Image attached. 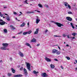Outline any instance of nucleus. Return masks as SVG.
I'll return each mask as SVG.
<instances>
[{
	"label": "nucleus",
	"instance_id": "54",
	"mask_svg": "<svg viewBox=\"0 0 77 77\" xmlns=\"http://www.w3.org/2000/svg\"><path fill=\"white\" fill-rule=\"evenodd\" d=\"M1 62H2V60H0V63H1Z\"/></svg>",
	"mask_w": 77,
	"mask_h": 77
},
{
	"label": "nucleus",
	"instance_id": "25",
	"mask_svg": "<svg viewBox=\"0 0 77 77\" xmlns=\"http://www.w3.org/2000/svg\"><path fill=\"white\" fill-rule=\"evenodd\" d=\"M28 33V32H23V34L24 35H27Z\"/></svg>",
	"mask_w": 77,
	"mask_h": 77
},
{
	"label": "nucleus",
	"instance_id": "33",
	"mask_svg": "<svg viewBox=\"0 0 77 77\" xmlns=\"http://www.w3.org/2000/svg\"><path fill=\"white\" fill-rule=\"evenodd\" d=\"M20 14L19 15V16H21V15H22V14H23V13L21 12V11L20 12Z\"/></svg>",
	"mask_w": 77,
	"mask_h": 77
},
{
	"label": "nucleus",
	"instance_id": "17",
	"mask_svg": "<svg viewBox=\"0 0 77 77\" xmlns=\"http://www.w3.org/2000/svg\"><path fill=\"white\" fill-rule=\"evenodd\" d=\"M10 27L11 28L12 30H14V29H15V27H14L12 25H11L10 26Z\"/></svg>",
	"mask_w": 77,
	"mask_h": 77
},
{
	"label": "nucleus",
	"instance_id": "14",
	"mask_svg": "<svg viewBox=\"0 0 77 77\" xmlns=\"http://www.w3.org/2000/svg\"><path fill=\"white\" fill-rule=\"evenodd\" d=\"M23 69L24 71V74H25V75H27V70H26V69Z\"/></svg>",
	"mask_w": 77,
	"mask_h": 77
},
{
	"label": "nucleus",
	"instance_id": "15",
	"mask_svg": "<svg viewBox=\"0 0 77 77\" xmlns=\"http://www.w3.org/2000/svg\"><path fill=\"white\" fill-rule=\"evenodd\" d=\"M11 70L12 71V72H13V73H15V70L13 68H12Z\"/></svg>",
	"mask_w": 77,
	"mask_h": 77
},
{
	"label": "nucleus",
	"instance_id": "51",
	"mask_svg": "<svg viewBox=\"0 0 77 77\" xmlns=\"http://www.w3.org/2000/svg\"><path fill=\"white\" fill-rule=\"evenodd\" d=\"M17 67L18 68H20V65L18 66Z\"/></svg>",
	"mask_w": 77,
	"mask_h": 77
},
{
	"label": "nucleus",
	"instance_id": "48",
	"mask_svg": "<svg viewBox=\"0 0 77 77\" xmlns=\"http://www.w3.org/2000/svg\"><path fill=\"white\" fill-rule=\"evenodd\" d=\"M4 9H6V8H7V7H4Z\"/></svg>",
	"mask_w": 77,
	"mask_h": 77
},
{
	"label": "nucleus",
	"instance_id": "61",
	"mask_svg": "<svg viewBox=\"0 0 77 77\" xmlns=\"http://www.w3.org/2000/svg\"><path fill=\"white\" fill-rule=\"evenodd\" d=\"M16 20H18V19H17V17L16 18Z\"/></svg>",
	"mask_w": 77,
	"mask_h": 77
},
{
	"label": "nucleus",
	"instance_id": "4",
	"mask_svg": "<svg viewBox=\"0 0 77 77\" xmlns=\"http://www.w3.org/2000/svg\"><path fill=\"white\" fill-rule=\"evenodd\" d=\"M55 24H56L58 26V27H61V26H63V24H61L55 22Z\"/></svg>",
	"mask_w": 77,
	"mask_h": 77
},
{
	"label": "nucleus",
	"instance_id": "18",
	"mask_svg": "<svg viewBox=\"0 0 77 77\" xmlns=\"http://www.w3.org/2000/svg\"><path fill=\"white\" fill-rule=\"evenodd\" d=\"M25 24H26L25 23H23L21 25L20 27H23V26H25Z\"/></svg>",
	"mask_w": 77,
	"mask_h": 77
},
{
	"label": "nucleus",
	"instance_id": "12",
	"mask_svg": "<svg viewBox=\"0 0 77 77\" xmlns=\"http://www.w3.org/2000/svg\"><path fill=\"white\" fill-rule=\"evenodd\" d=\"M19 54L20 55V56H21V57H23V56H24L23 54L21 52H19Z\"/></svg>",
	"mask_w": 77,
	"mask_h": 77
},
{
	"label": "nucleus",
	"instance_id": "3",
	"mask_svg": "<svg viewBox=\"0 0 77 77\" xmlns=\"http://www.w3.org/2000/svg\"><path fill=\"white\" fill-rule=\"evenodd\" d=\"M77 34L75 33H73L72 34V35H73V36H74L73 37H70V38H71L72 39H75V36Z\"/></svg>",
	"mask_w": 77,
	"mask_h": 77
},
{
	"label": "nucleus",
	"instance_id": "40",
	"mask_svg": "<svg viewBox=\"0 0 77 77\" xmlns=\"http://www.w3.org/2000/svg\"><path fill=\"white\" fill-rule=\"evenodd\" d=\"M3 14H2V13L0 14V17H3Z\"/></svg>",
	"mask_w": 77,
	"mask_h": 77
},
{
	"label": "nucleus",
	"instance_id": "60",
	"mask_svg": "<svg viewBox=\"0 0 77 77\" xmlns=\"http://www.w3.org/2000/svg\"><path fill=\"white\" fill-rule=\"evenodd\" d=\"M17 21H20V20H17Z\"/></svg>",
	"mask_w": 77,
	"mask_h": 77
},
{
	"label": "nucleus",
	"instance_id": "64",
	"mask_svg": "<svg viewBox=\"0 0 77 77\" xmlns=\"http://www.w3.org/2000/svg\"><path fill=\"white\" fill-rule=\"evenodd\" d=\"M75 20L77 21V18H76Z\"/></svg>",
	"mask_w": 77,
	"mask_h": 77
},
{
	"label": "nucleus",
	"instance_id": "52",
	"mask_svg": "<svg viewBox=\"0 0 77 77\" xmlns=\"http://www.w3.org/2000/svg\"><path fill=\"white\" fill-rule=\"evenodd\" d=\"M3 21V20L2 19H0V21Z\"/></svg>",
	"mask_w": 77,
	"mask_h": 77
},
{
	"label": "nucleus",
	"instance_id": "56",
	"mask_svg": "<svg viewBox=\"0 0 77 77\" xmlns=\"http://www.w3.org/2000/svg\"><path fill=\"white\" fill-rule=\"evenodd\" d=\"M28 26H29V23H28L27 24Z\"/></svg>",
	"mask_w": 77,
	"mask_h": 77
},
{
	"label": "nucleus",
	"instance_id": "37",
	"mask_svg": "<svg viewBox=\"0 0 77 77\" xmlns=\"http://www.w3.org/2000/svg\"><path fill=\"white\" fill-rule=\"evenodd\" d=\"M14 15H18V14H17V12H14Z\"/></svg>",
	"mask_w": 77,
	"mask_h": 77
},
{
	"label": "nucleus",
	"instance_id": "9",
	"mask_svg": "<svg viewBox=\"0 0 77 77\" xmlns=\"http://www.w3.org/2000/svg\"><path fill=\"white\" fill-rule=\"evenodd\" d=\"M25 45H26V46H28V47H29L31 48H32V46H31L30 45L29 43H26L25 44Z\"/></svg>",
	"mask_w": 77,
	"mask_h": 77
},
{
	"label": "nucleus",
	"instance_id": "42",
	"mask_svg": "<svg viewBox=\"0 0 77 77\" xmlns=\"http://www.w3.org/2000/svg\"><path fill=\"white\" fill-rule=\"evenodd\" d=\"M45 7H46V8H48V6L47 5H45Z\"/></svg>",
	"mask_w": 77,
	"mask_h": 77
},
{
	"label": "nucleus",
	"instance_id": "62",
	"mask_svg": "<svg viewBox=\"0 0 77 77\" xmlns=\"http://www.w3.org/2000/svg\"><path fill=\"white\" fill-rule=\"evenodd\" d=\"M51 22H52V23H54V21H51Z\"/></svg>",
	"mask_w": 77,
	"mask_h": 77
},
{
	"label": "nucleus",
	"instance_id": "55",
	"mask_svg": "<svg viewBox=\"0 0 77 77\" xmlns=\"http://www.w3.org/2000/svg\"><path fill=\"white\" fill-rule=\"evenodd\" d=\"M5 15H8V14H6V13H5Z\"/></svg>",
	"mask_w": 77,
	"mask_h": 77
},
{
	"label": "nucleus",
	"instance_id": "22",
	"mask_svg": "<svg viewBox=\"0 0 77 77\" xmlns=\"http://www.w3.org/2000/svg\"><path fill=\"white\" fill-rule=\"evenodd\" d=\"M60 53H61V52H60V51H58L57 53V54L59 55L60 54Z\"/></svg>",
	"mask_w": 77,
	"mask_h": 77
},
{
	"label": "nucleus",
	"instance_id": "36",
	"mask_svg": "<svg viewBox=\"0 0 77 77\" xmlns=\"http://www.w3.org/2000/svg\"><path fill=\"white\" fill-rule=\"evenodd\" d=\"M66 58L68 60H69L70 59V58L69 57H66Z\"/></svg>",
	"mask_w": 77,
	"mask_h": 77
},
{
	"label": "nucleus",
	"instance_id": "13",
	"mask_svg": "<svg viewBox=\"0 0 77 77\" xmlns=\"http://www.w3.org/2000/svg\"><path fill=\"white\" fill-rule=\"evenodd\" d=\"M57 51H58L57 50H56V49H54L52 51V53H56V52H57Z\"/></svg>",
	"mask_w": 77,
	"mask_h": 77
},
{
	"label": "nucleus",
	"instance_id": "29",
	"mask_svg": "<svg viewBox=\"0 0 77 77\" xmlns=\"http://www.w3.org/2000/svg\"><path fill=\"white\" fill-rule=\"evenodd\" d=\"M67 6L69 9H71V6H70V5H69V4Z\"/></svg>",
	"mask_w": 77,
	"mask_h": 77
},
{
	"label": "nucleus",
	"instance_id": "30",
	"mask_svg": "<svg viewBox=\"0 0 77 77\" xmlns=\"http://www.w3.org/2000/svg\"><path fill=\"white\" fill-rule=\"evenodd\" d=\"M4 32L5 33H7V29H5L4 30Z\"/></svg>",
	"mask_w": 77,
	"mask_h": 77
},
{
	"label": "nucleus",
	"instance_id": "24",
	"mask_svg": "<svg viewBox=\"0 0 77 77\" xmlns=\"http://www.w3.org/2000/svg\"><path fill=\"white\" fill-rule=\"evenodd\" d=\"M33 72H34V74H38V73H39V72H36L35 71H33Z\"/></svg>",
	"mask_w": 77,
	"mask_h": 77
},
{
	"label": "nucleus",
	"instance_id": "49",
	"mask_svg": "<svg viewBox=\"0 0 77 77\" xmlns=\"http://www.w3.org/2000/svg\"><path fill=\"white\" fill-rule=\"evenodd\" d=\"M58 48L59 49V50H60V47H59V46H58Z\"/></svg>",
	"mask_w": 77,
	"mask_h": 77
},
{
	"label": "nucleus",
	"instance_id": "19",
	"mask_svg": "<svg viewBox=\"0 0 77 77\" xmlns=\"http://www.w3.org/2000/svg\"><path fill=\"white\" fill-rule=\"evenodd\" d=\"M69 4L67 3V2H64V5L65 6H68Z\"/></svg>",
	"mask_w": 77,
	"mask_h": 77
},
{
	"label": "nucleus",
	"instance_id": "31",
	"mask_svg": "<svg viewBox=\"0 0 77 77\" xmlns=\"http://www.w3.org/2000/svg\"><path fill=\"white\" fill-rule=\"evenodd\" d=\"M27 14H30V13H34L33 11L32 12H30V11H28L27 12Z\"/></svg>",
	"mask_w": 77,
	"mask_h": 77
},
{
	"label": "nucleus",
	"instance_id": "43",
	"mask_svg": "<svg viewBox=\"0 0 77 77\" xmlns=\"http://www.w3.org/2000/svg\"><path fill=\"white\" fill-rule=\"evenodd\" d=\"M39 29H36V31H37V32H38V31H39Z\"/></svg>",
	"mask_w": 77,
	"mask_h": 77
},
{
	"label": "nucleus",
	"instance_id": "1",
	"mask_svg": "<svg viewBox=\"0 0 77 77\" xmlns=\"http://www.w3.org/2000/svg\"><path fill=\"white\" fill-rule=\"evenodd\" d=\"M4 47H1L0 48L1 50H9V49L7 48V47L9 45V44L8 43H3L2 44Z\"/></svg>",
	"mask_w": 77,
	"mask_h": 77
},
{
	"label": "nucleus",
	"instance_id": "7",
	"mask_svg": "<svg viewBox=\"0 0 77 77\" xmlns=\"http://www.w3.org/2000/svg\"><path fill=\"white\" fill-rule=\"evenodd\" d=\"M23 76V75H14L13 76V77H21Z\"/></svg>",
	"mask_w": 77,
	"mask_h": 77
},
{
	"label": "nucleus",
	"instance_id": "44",
	"mask_svg": "<svg viewBox=\"0 0 77 77\" xmlns=\"http://www.w3.org/2000/svg\"><path fill=\"white\" fill-rule=\"evenodd\" d=\"M10 60H12V57H10Z\"/></svg>",
	"mask_w": 77,
	"mask_h": 77
},
{
	"label": "nucleus",
	"instance_id": "23",
	"mask_svg": "<svg viewBox=\"0 0 77 77\" xmlns=\"http://www.w3.org/2000/svg\"><path fill=\"white\" fill-rule=\"evenodd\" d=\"M8 76H9V77H10V76H12V74L10 73H8Z\"/></svg>",
	"mask_w": 77,
	"mask_h": 77
},
{
	"label": "nucleus",
	"instance_id": "2",
	"mask_svg": "<svg viewBox=\"0 0 77 77\" xmlns=\"http://www.w3.org/2000/svg\"><path fill=\"white\" fill-rule=\"evenodd\" d=\"M26 66L27 67V69L30 71H31V68H30V63H26Z\"/></svg>",
	"mask_w": 77,
	"mask_h": 77
},
{
	"label": "nucleus",
	"instance_id": "26",
	"mask_svg": "<svg viewBox=\"0 0 77 77\" xmlns=\"http://www.w3.org/2000/svg\"><path fill=\"white\" fill-rule=\"evenodd\" d=\"M38 6L40 7V8H42V5L41 4H39L38 5Z\"/></svg>",
	"mask_w": 77,
	"mask_h": 77
},
{
	"label": "nucleus",
	"instance_id": "58",
	"mask_svg": "<svg viewBox=\"0 0 77 77\" xmlns=\"http://www.w3.org/2000/svg\"><path fill=\"white\" fill-rule=\"evenodd\" d=\"M38 12H40V11H37Z\"/></svg>",
	"mask_w": 77,
	"mask_h": 77
},
{
	"label": "nucleus",
	"instance_id": "50",
	"mask_svg": "<svg viewBox=\"0 0 77 77\" xmlns=\"http://www.w3.org/2000/svg\"><path fill=\"white\" fill-rule=\"evenodd\" d=\"M67 38H70V37H69V35H68L67 36Z\"/></svg>",
	"mask_w": 77,
	"mask_h": 77
},
{
	"label": "nucleus",
	"instance_id": "53",
	"mask_svg": "<svg viewBox=\"0 0 77 77\" xmlns=\"http://www.w3.org/2000/svg\"><path fill=\"white\" fill-rule=\"evenodd\" d=\"M66 46H67V47H69V45H66Z\"/></svg>",
	"mask_w": 77,
	"mask_h": 77
},
{
	"label": "nucleus",
	"instance_id": "5",
	"mask_svg": "<svg viewBox=\"0 0 77 77\" xmlns=\"http://www.w3.org/2000/svg\"><path fill=\"white\" fill-rule=\"evenodd\" d=\"M36 23L37 24H38L39 21H40V19H39V17L37 16L36 17Z\"/></svg>",
	"mask_w": 77,
	"mask_h": 77
},
{
	"label": "nucleus",
	"instance_id": "21",
	"mask_svg": "<svg viewBox=\"0 0 77 77\" xmlns=\"http://www.w3.org/2000/svg\"><path fill=\"white\" fill-rule=\"evenodd\" d=\"M70 24H71V26H72V28H73V29H74V28H75L74 26H73V24L72 23H71Z\"/></svg>",
	"mask_w": 77,
	"mask_h": 77
},
{
	"label": "nucleus",
	"instance_id": "20",
	"mask_svg": "<svg viewBox=\"0 0 77 77\" xmlns=\"http://www.w3.org/2000/svg\"><path fill=\"white\" fill-rule=\"evenodd\" d=\"M31 42H36V39L35 38H33L31 41Z\"/></svg>",
	"mask_w": 77,
	"mask_h": 77
},
{
	"label": "nucleus",
	"instance_id": "47",
	"mask_svg": "<svg viewBox=\"0 0 77 77\" xmlns=\"http://www.w3.org/2000/svg\"><path fill=\"white\" fill-rule=\"evenodd\" d=\"M39 45H40V44H38L37 45V46H38H38H39Z\"/></svg>",
	"mask_w": 77,
	"mask_h": 77
},
{
	"label": "nucleus",
	"instance_id": "63",
	"mask_svg": "<svg viewBox=\"0 0 77 77\" xmlns=\"http://www.w3.org/2000/svg\"><path fill=\"white\" fill-rule=\"evenodd\" d=\"M75 62H76V63H77V60H76Z\"/></svg>",
	"mask_w": 77,
	"mask_h": 77
},
{
	"label": "nucleus",
	"instance_id": "41",
	"mask_svg": "<svg viewBox=\"0 0 77 77\" xmlns=\"http://www.w3.org/2000/svg\"><path fill=\"white\" fill-rule=\"evenodd\" d=\"M54 36H56V37H61V36H58V35H54Z\"/></svg>",
	"mask_w": 77,
	"mask_h": 77
},
{
	"label": "nucleus",
	"instance_id": "10",
	"mask_svg": "<svg viewBox=\"0 0 77 77\" xmlns=\"http://www.w3.org/2000/svg\"><path fill=\"white\" fill-rule=\"evenodd\" d=\"M66 19L67 20H68L69 21H72V19L69 17H66Z\"/></svg>",
	"mask_w": 77,
	"mask_h": 77
},
{
	"label": "nucleus",
	"instance_id": "59",
	"mask_svg": "<svg viewBox=\"0 0 77 77\" xmlns=\"http://www.w3.org/2000/svg\"><path fill=\"white\" fill-rule=\"evenodd\" d=\"M75 70H77V68H75Z\"/></svg>",
	"mask_w": 77,
	"mask_h": 77
},
{
	"label": "nucleus",
	"instance_id": "57",
	"mask_svg": "<svg viewBox=\"0 0 77 77\" xmlns=\"http://www.w3.org/2000/svg\"><path fill=\"white\" fill-rule=\"evenodd\" d=\"M12 38H15V36L13 37Z\"/></svg>",
	"mask_w": 77,
	"mask_h": 77
},
{
	"label": "nucleus",
	"instance_id": "11",
	"mask_svg": "<svg viewBox=\"0 0 77 77\" xmlns=\"http://www.w3.org/2000/svg\"><path fill=\"white\" fill-rule=\"evenodd\" d=\"M5 18L8 21H10V20H11L10 19V17H9V15H8V16H6Z\"/></svg>",
	"mask_w": 77,
	"mask_h": 77
},
{
	"label": "nucleus",
	"instance_id": "39",
	"mask_svg": "<svg viewBox=\"0 0 77 77\" xmlns=\"http://www.w3.org/2000/svg\"><path fill=\"white\" fill-rule=\"evenodd\" d=\"M48 30L47 29L45 31V33H47V32H48Z\"/></svg>",
	"mask_w": 77,
	"mask_h": 77
},
{
	"label": "nucleus",
	"instance_id": "32",
	"mask_svg": "<svg viewBox=\"0 0 77 77\" xmlns=\"http://www.w3.org/2000/svg\"><path fill=\"white\" fill-rule=\"evenodd\" d=\"M68 14H72V12L71 11H69L68 12Z\"/></svg>",
	"mask_w": 77,
	"mask_h": 77
},
{
	"label": "nucleus",
	"instance_id": "46",
	"mask_svg": "<svg viewBox=\"0 0 77 77\" xmlns=\"http://www.w3.org/2000/svg\"><path fill=\"white\" fill-rule=\"evenodd\" d=\"M54 60H55V61H58V60L57 59H55Z\"/></svg>",
	"mask_w": 77,
	"mask_h": 77
},
{
	"label": "nucleus",
	"instance_id": "35",
	"mask_svg": "<svg viewBox=\"0 0 77 77\" xmlns=\"http://www.w3.org/2000/svg\"><path fill=\"white\" fill-rule=\"evenodd\" d=\"M23 67H21L20 68V71H22V70H23Z\"/></svg>",
	"mask_w": 77,
	"mask_h": 77
},
{
	"label": "nucleus",
	"instance_id": "45",
	"mask_svg": "<svg viewBox=\"0 0 77 77\" xmlns=\"http://www.w3.org/2000/svg\"><path fill=\"white\" fill-rule=\"evenodd\" d=\"M61 68L62 69H63V67L62 66H61Z\"/></svg>",
	"mask_w": 77,
	"mask_h": 77
},
{
	"label": "nucleus",
	"instance_id": "28",
	"mask_svg": "<svg viewBox=\"0 0 77 77\" xmlns=\"http://www.w3.org/2000/svg\"><path fill=\"white\" fill-rule=\"evenodd\" d=\"M24 3H26V4H29V3H27V0H26L25 1H24Z\"/></svg>",
	"mask_w": 77,
	"mask_h": 77
},
{
	"label": "nucleus",
	"instance_id": "34",
	"mask_svg": "<svg viewBox=\"0 0 77 77\" xmlns=\"http://www.w3.org/2000/svg\"><path fill=\"white\" fill-rule=\"evenodd\" d=\"M32 31H29L28 32V34H30V33H32Z\"/></svg>",
	"mask_w": 77,
	"mask_h": 77
},
{
	"label": "nucleus",
	"instance_id": "27",
	"mask_svg": "<svg viewBox=\"0 0 77 77\" xmlns=\"http://www.w3.org/2000/svg\"><path fill=\"white\" fill-rule=\"evenodd\" d=\"M38 31H35L34 33V35H36V34H38Z\"/></svg>",
	"mask_w": 77,
	"mask_h": 77
},
{
	"label": "nucleus",
	"instance_id": "6",
	"mask_svg": "<svg viewBox=\"0 0 77 77\" xmlns=\"http://www.w3.org/2000/svg\"><path fill=\"white\" fill-rule=\"evenodd\" d=\"M45 59L47 62H50L51 60V59L46 57H45Z\"/></svg>",
	"mask_w": 77,
	"mask_h": 77
},
{
	"label": "nucleus",
	"instance_id": "38",
	"mask_svg": "<svg viewBox=\"0 0 77 77\" xmlns=\"http://www.w3.org/2000/svg\"><path fill=\"white\" fill-rule=\"evenodd\" d=\"M63 36L64 38H65V37H66V35H65V34H63Z\"/></svg>",
	"mask_w": 77,
	"mask_h": 77
},
{
	"label": "nucleus",
	"instance_id": "16",
	"mask_svg": "<svg viewBox=\"0 0 77 77\" xmlns=\"http://www.w3.org/2000/svg\"><path fill=\"white\" fill-rule=\"evenodd\" d=\"M51 68H54L55 66L54 65L51 64Z\"/></svg>",
	"mask_w": 77,
	"mask_h": 77
},
{
	"label": "nucleus",
	"instance_id": "8",
	"mask_svg": "<svg viewBox=\"0 0 77 77\" xmlns=\"http://www.w3.org/2000/svg\"><path fill=\"white\" fill-rule=\"evenodd\" d=\"M2 22H0V25H4L5 24V23L6 24V23L5 22H4L2 20Z\"/></svg>",
	"mask_w": 77,
	"mask_h": 77
}]
</instances>
